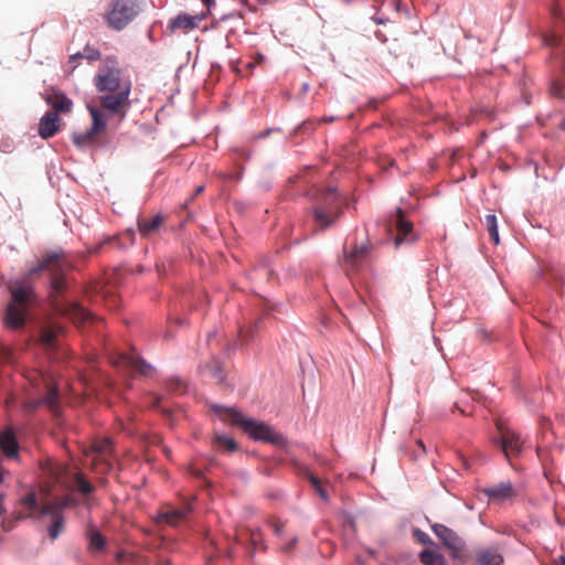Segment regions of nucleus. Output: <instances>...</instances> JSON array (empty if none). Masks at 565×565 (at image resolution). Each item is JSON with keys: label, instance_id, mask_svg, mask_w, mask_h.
I'll return each mask as SVG.
<instances>
[{"label": "nucleus", "instance_id": "nucleus-1", "mask_svg": "<svg viewBox=\"0 0 565 565\" xmlns=\"http://www.w3.org/2000/svg\"><path fill=\"white\" fill-rule=\"evenodd\" d=\"M71 262L63 250L49 253L43 257L38 267L30 270V275L45 270L50 274V298L54 310L74 323L93 320L94 317L85 308L76 302L64 301L60 295L66 288L65 275L71 269Z\"/></svg>", "mask_w": 565, "mask_h": 565}, {"label": "nucleus", "instance_id": "nucleus-2", "mask_svg": "<svg viewBox=\"0 0 565 565\" xmlns=\"http://www.w3.org/2000/svg\"><path fill=\"white\" fill-rule=\"evenodd\" d=\"M211 411L222 420L242 427V429L255 440H263L279 447H284L287 444V439L282 434L276 431L265 423L245 418L242 413L234 408L213 404Z\"/></svg>", "mask_w": 565, "mask_h": 565}, {"label": "nucleus", "instance_id": "nucleus-3", "mask_svg": "<svg viewBox=\"0 0 565 565\" xmlns=\"http://www.w3.org/2000/svg\"><path fill=\"white\" fill-rule=\"evenodd\" d=\"M11 301L8 303L3 322L7 328L18 330L25 323L29 306L34 298L33 288L26 282L10 286Z\"/></svg>", "mask_w": 565, "mask_h": 565}, {"label": "nucleus", "instance_id": "nucleus-4", "mask_svg": "<svg viewBox=\"0 0 565 565\" xmlns=\"http://www.w3.org/2000/svg\"><path fill=\"white\" fill-rule=\"evenodd\" d=\"M375 247L369 238L358 241L343 245V256L339 260L342 270L348 277L364 269L373 259Z\"/></svg>", "mask_w": 565, "mask_h": 565}, {"label": "nucleus", "instance_id": "nucleus-5", "mask_svg": "<svg viewBox=\"0 0 565 565\" xmlns=\"http://www.w3.org/2000/svg\"><path fill=\"white\" fill-rule=\"evenodd\" d=\"M140 0H111L104 13L107 26L114 31L124 30L139 13Z\"/></svg>", "mask_w": 565, "mask_h": 565}, {"label": "nucleus", "instance_id": "nucleus-6", "mask_svg": "<svg viewBox=\"0 0 565 565\" xmlns=\"http://www.w3.org/2000/svg\"><path fill=\"white\" fill-rule=\"evenodd\" d=\"M107 61V64L102 66L94 77V84L99 93H114L120 90L127 85H131L129 81L121 78V71L115 66V62Z\"/></svg>", "mask_w": 565, "mask_h": 565}, {"label": "nucleus", "instance_id": "nucleus-7", "mask_svg": "<svg viewBox=\"0 0 565 565\" xmlns=\"http://www.w3.org/2000/svg\"><path fill=\"white\" fill-rule=\"evenodd\" d=\"M90 458L93 469L97 472L105 473L113 467V444L108 438L99 439L93 443L89 452L86 454Z\"/></svg>", "mask_w": 565, "mask_h": 565}, {"label": "nucleus", "instance_id": "nucleus-8", "mask_svg": "<svg viewBox=\"0 0 565 565\" xmlns=\"http://www.w3.org/2000/svg\"><path fill=\"white\" fill-rule=\"evenodd\" d=\"M88 109L93 120L90 129L73 136V142L79 148L95 145L97 142V136L106 128V121L102 113L93 106L88 107Z\"/></svg>", "mask_w": 565, "mask_h": 565}, {"label": "nucleus", "instance_id": "nucleus-9", "mask_svg": "<svg viewBox=\"0 0 565 565\" xmlns=\"http://www.w3.org/2000/svg\"><path fill=\"white\" fill-rule=\"evenodd\" d=\"M40 468L43 476L52 483L68 488L72 483V475L68 467L62 462H55L52 459L41 461Z\"/></svg>", "mask_w": 565, "mask_h": 565}, {"label": "nucleus", "instance_id": "nucleus-10", "mask_svg": "<svg viewBox=\"0 0 565 565\" xmlns=\"http://www.w3.org/2000/svg\"><path fill=\"white\" fill-rule=\"evenodd\" d=\"M395 230L396 233L393 237V244L395 248H399L403 245H412L416 243L419 235L414 230V225L406 218V214H396Z\"/></svg>", "mask_w": 565, "mask_h": 565}, {"label": "nucleus", "instance_id": "nucleus-11", "mask_svg": "<svg viewBox=\"0 0 565 565\" xmlns=\"http://www.w3.org/2000/svg\"><path fill=\"white\" fill-rule=\"evenodd\" d=\"M67 505V501L61 502L49 501L43 505L42 513L51 516V524L47 529L51 540H55L64 530L65 520L62 509Z\"/></svg>", "mask_w": 565, "mask_h": 565}, {"label": "nucleus", "instance_id": "nucleus-12", "mask_svg": "<svg viewBox=\"0 0 565 565\" xmlns=\"http://www.w3.org/2000/svg\"><path fill=\"white\" fill-rule=\"evenodd\" d=\"M497 428L500 434V445L505 457L510 459L511 457L519 456L523 446L520 436L515 431L504 427L501 422H497Z\"/></svg>", "mask_w": 565, "mask_h": 565}, {"label": "nucleus", "instance_id": "nucleus-13", "mask_svg": "<svg viewBox=\"0 0 565 565\" xmlns=\"http://www.w3.org/2000/svg\"><path fill=\"white\" fill-rule=\"evenodd\" d=\"M130 90L131 85H127L118 92L108 93L107 95L100 96L102 107L111 114L120 113L124 108L129 106Z\"/></svg>", "mask_w": 565, "mask_h": 565}, {"label": "nucleus", "instance_id": "nucleus-14", "mask_svg": "<svg viewBox=\"0 0 565 565\" xmlns=\"http://www.w3.org/2000/svg\"><path fill=\"white\" fill-rule=\"evenodd\" d=\"M431 530L441 543L455 554L462 550L463 543L461 539L451 529L444 524L436 523L431 525Z\"/></svg>", "mask_w": 565, "mask_h": 565}, {"label": "nucleus", "instance_id": "nucleus-15", "mask_svg": "<svg viewBox=\"0 0 565 565\" xmlns=\"http://www.w3.org/2000/svg\"><path fill=\"white\" fill-rule=\"evenodd\" d=\"M481 492L494 503L513 499L516 495L515 489L511 482H501L499 484L487 487Z\"/></svg>", "mask_w": 565, "mask_h": 565}, {"label": "nucleus", "instance_id": "nucleus-16", "mask_svg": "<svg viewBox=\"0 0 565 565\" xmlns=\"http://www.w3.org/2000/svg\"><path fill=\"white\" fill-rule=\"evenodd\" d=\"M206 18V13H200L190 15L186 13H181L177 15L173 20L169 23V29L171 31L174 30H183L185 32L191 31L195 28H198L199 23Z\"/></svg>", "mask_w": 565, "mask_h": 565}, {"label": "nucleus", "instance_id": "nucleus-17", "mask_svg": "<svg viewBox=\"0 0 565 565\" xmlns=\"http://www.w3.org/2000/svg\"><path fill=\"white\" fill-rule=\"evenodd\" d=\"M39 405H45L53 414H58L60 412V401H58V390L55 386L47 384L46 395L36 401L31 402L25 405L28 411L35 409Z\"/></svg>", "mask_w": 565, "mask_h": 565}, {"label": "nucleus", "instance_id": "nucleus-18", "mask_svg": "<svg viewBox=\"0 0 565 565\" xmlns=\"http://www.w3.org/2000/svg\"><path fill=\"white\" fill-rule=\"evenodd\" d=\"M61 119L55 111H47L40 120L39 135L43 139L53 137L60 130Z\"/></svg>", "mask_w": 565, "mask_h": 565}, {"label": "nucleus", "instance_id": "nucleus-19", "mask_svg": "<svg viewBox=\"0 0 565 565\" xmlns=\"http://www.w3.org/2000/svg\"><path fill=\"white\" fill-rule=\"evenodd\" d=\"M503 555L495 547H483L476 551L475 565H502Z\"/></svg>", "mask_w": 565, "mask_h": 565}, {"label": "nucleus", "instance_id": "nucleus-20", "mask_svg": "<svg viewBox=\"0 0 565 565\" xmlns=\"http://www.w3.org/2000/svg\"><path fill=\"white\" fill-rule=\"evenodd\" d=\"M164 221L166 217L163 214H141L138 218V227L143 236H149L154 233Z\"/></svg>", "mask_w": 565, "mask_h": 565}, {"label": "nucleus", "instance_id": "nucleus-21", "mask_svg": "<svg viewBox=\"0 0 565 565\" xmlns=\"http://www.w3.org/2000/svg\"><path fill=\"white\" fill-rule=\"evenodd\" d=\"M46 103L53 108V111L67 114L72 110L73 102L61 92H53L45 98Z\"/></svg>", "mask_w": 565, "mask_h": 565}, {"label": "nucleus", "instance_id": "nucleus-22", "mask_svg": "<svg viewBox=\"0 0 565 565\" xmlns=\"http://www.w3.org/2000/svg\"><path fill=\"white\" fill-rule=\"evenodd\" d=\"M119 363L146 376L150 375L153 371V367L149 363L136 355H121Z\"/></svg>", "mask_w": 565, "mask_h": 565}, {"label": "nucleus", "instance_id": "nucleus-23", "mask_svg": "<svg viewBox=\"0 0 565 565\" xmlns=\"http://www.w3.org/2000/svg\"><path fill=\"white\" fill-rule=\"evenodd\" d=\"M189 512H190L189 507L182 508V509L169 508L159 513L158 521L164 522L172 526H177L185 519V516Z\"/></svg>", "mask_w": 565, "mask_h": 565}, {"label": "nucleus", "instance_id": "nucleus-24", "mask_svg": "<svg viewBox=\"0 0 565 565\" xmlns=\"http://www.w3.org/2000/svg\"><path fill=\"white\" fill-rule=\"evenodd\" d=\"M0 448L9 458H13L18 455V443L11 429H6L0 435Z\"/></svg>", "mask_w": 565, "mask_h": 565}, {"label": "nucleus", "instance_id": "nucleus-25", "mask_svg": "<svg viewBox=\"0 0 565 565\" xmlns=\"http://www.w3.org/2000/svg\"><path fill=\"white\" fill-rule=\"evenodd\" d=\"M338 214H312L310 226L312 233L323 232L337 222Z\"/></svg>", "mask_w": 565, "mask_h": 565}, {"label": "nucleus", "instance_id": "nucleus-26", "mask_svg": "<svg viewBox=\"0 0 565 565\" xmlns=\"http://www.w3.org/2000/svg\"><path fill=\"white\" fill-rule=\"evenodd\" d=\"M86 537L88 540V547L92 551H102L106 545V539L92 523L87 524Z\"/></svg>", "mask_w": 565, "mask_h": 565}, {"label": "nucleus", "instance_id": "nucleus-27", "mask_svg": "<svg viewBox=\"0 0 565 565\" xmlns=\"http://www.w3.org/2000/svg\"><path fill=\"white\" fill-rule=\"evenodd\" d=\"M310 195L326 205L331 204L338 198L335 189L331 186L326 189L315 188L310 191Z\"/></svg>", "mask_w": 565, "mask_h": 565}, {"label": "nucleus", "instance_id": "nucleus-28", "mask_svg": "<svg viewBox=\"0 0 565 565\" xmlns=\"http://www.w3.org/2000/svg\"><path fill=\"white\" fill-rule=\"evenodd\" d=\"M419 559L424 565H446L444 556L430 550L420 552Z\"/></svg>", "mask_w": 565, "mask_h": 565}, {"label": "nucleus", "instance_id": "nucleus-29", "mask_svg": "<svg viewBox=\"0 0 565 565\" xmlns=\"http://www.w3.org/2000/svg\"><path fill=\"white\" fill-rule=\"evenodd\" d=\"M484 225L487 226L491 241L498 245L500 243V237L495 214H487Z\"/></svg>", "mask_w": 565, "mask_h": 565}, {"label": "nucleus", "instance_id": "nucleus-30", "mask_svg": "<svg viewBox=\"0 0 565 565\" xmlns=\"http://www.w3.org/2000/svg\"><path fill=\"white\" fill-rule=\"evenodd\" d=\"M58 332L60 328L54 326L43 328L40 335L42 343L47 348L53 347Z\"/></svg>", "mask_w": 565, "mask_h": 565}, {"label": "nucleus", "instance_id": "nucleus-31", "mask_svg": "<svg viewBox=\"0 0 565 565\" xmlns=\"http://www.w3.org/2000/svg\"><path fill=\"white\" fill-rule=\"evenodd\" d=\"M205 372H207L214 380H216L217 382H223L224 380V376H223V371H222V366L220 364V362L217 360H215L214 358L211 359L205 365H204V369H203Z\"/></svg>", "mask_w": 565, "mask_h": 565}, {"label": "nucleus", "instance_id": "nucleus-32", "mask_svg": "<svg viewBox=\"0 0 565 565\" xmlns=\"http://www.w3.org/2000/svg\"><path fill=\"white\" fill-rule=\"evenodd\" d=\"M213 443L217 447L223 448L227 451H234L237 449V443L233 438L223 435H215L213 438Z\"/></svg>", "mask_w": 565, "mask_h": 565}, {"label": "nucleus", "instance_id": "nucleus-33", "mask_svg": "<svg viewBox=\"0 0 565 565\" xmlns=\"http://www.w3.org/2000/svg\"><path fill=\"white\" fill-rule=\"evenodd\" d=\"M166 387L169 393H183L185 391V384L177 377L167 380Z\"/></svg>", "mask_w": 565, "mask_h": 565}, {"label": "nucleus", "instance_id": "nucleus-34", "mask_svg": "<svg viewBox=\"0 0 565 565\" xmlns=\"http://www.w3.org/2000/svg\"><path fill=\"white\" fill-rule=\"evenodd\" d=\"M74 479H75L78 490L83 494H89L90 492H93V486L89 483V481L84 479L81 475H75Z\"/></svg>", "mask_w": 565, "mask_h": 565}, {"label": "nucleus", "instance_id": "nucleus-35", "mask_svg": "<svg viewBox=\"0 0 565 565\" xmlns=\"http://www.w3.org/2000/svg\"><path fill=\"white\" fill-rule=\"evenodd\" d=\"M565 89V84H563L561 81H553L550 88L551 96L555 98H564L563 90Z\"/></svg>", "mask_w": 565, "mask_h": 565}, {"label": "nucleus", "instance_id": "nucleus-36", "mask_svg": "<svg viewBox=\"0 0 565 565\" xmlns=\"http://www.w3.org/2000/svg\"><path fill=\"white\" fill-rule=\"evenodd\" d=\"M299 471L308 478L309 482L316 491L321 487L320 480L315 475H312L307 467L299 466Z\"/></svg>", "mask_w": 565, "mask_h": 565}, {"label": "nucleus", "instance_id": "nucleus-37", "mask_svg": "<svg viewBox=\"0 0 565 565\" xmlns=\"http://www.w3.org/2000/svg\"><path fill=\"white\" fill-rule=\"evenodd\" d=\"M299 471L308 478L309 482L316 491L321 487L320 480L315 475H312L307 467L299 466Z\"/></svg>", "mask_w": 565, "mask_h": 565}, {"label": "nucleus", "instance_id": "nucleus-38", "mask_svg": "<svg viewBox=\"0 0 565 565\" xmlns=\"http://www.w3.org/2000/svg\"><path fill=\"white\" fill-rule=\"evenodd\" d=\"M83 55L88 61H97L100 57L99 51L88 45L84 49Z\"/></svg>", "mask_w": 565, "mask_h": 565}, {"label": "nucleus", "instance_id": "nucleus-39", "mask_svg": "<svg viewBox=\"0 0 565 565\" xmlns=\"http://www.w3.org/2000/svg\"><path fill=\"white\" fill-rule=\"evenodd\" d=\"M22 504L29 510H34L36 507V498L34 493H28L21 500Z\"/></svg>", "mask_w": 565, "mask_h": 565}, {"label": "nucleus", "instance_id": "nucleus-40", "mask_svg": "<svg viewBox=\"0 0 565 565\" xmlns=\"http://www.w3.org/2000/svg\"><path fill=\"white\" fill-rule=\"evenodd\" d=\"M544 41L548 46H558L563 43L564 40H563V38L556 35V34H551V35H546L544 38Z\"/></svg>", "mask_w": 565, "mask_h": 565}, {"label": "nucleus", "instance_id": "nucleus-41", "mask_svg": "<svg viewBox=\"0 0 565 565\" xmlns=\"http://www.w3.org/2000/svg\"><path fill=\"white\" fill-rule=\"evenodd\" d=\"M270 526L275 534L281 535L285 524L281 521H273Z\"/></svg>", "mask_w": 565, "mask_h": 565}, {"label": "nucleus", "instance_id": "nucleus-42", "mask_svg": "<svg viewBox=\"0 0 565 565\" xmlns=\"http://www.w3.org/2000/svg\"><path fill=\"white\" fill-rule=\"evenodd\" d=\"M416 536L418 537V541L423 544H433L431 539L422 531H416Z\"/></svg>", "mask_w": 565, "mask_h": 565}, {"label": "nucleus", "instance_id": "nucleus-43", "mask_svg": "<svg viewBox=\"0 0 565 565\" xmlns=\"http://www.w3.org/2000/svg\"><path fill=\"white\" fill-rule=\"evenodd\" d=\"M263 274L267 275L268 280H270L273 278V276H274L273 270H269V269H266V268H259V269L255 270V275L258 276V277L262 276Z\"/></svg>", "mask_w": 565, "mask_h": 565}, {"label": "nucleus", "instance_id": "nucleus-44", "mask_svg": "<svg viewBox=\"0 0 565 565\" xmlns=\"http://www.w3.org/2000/svg\"><path fill=\"white\" fill-rule=\"evenodd\" d=\"M189 471L192 476L196 477V478H202L203 477V471L199 468H195L193 466H190L189 467Z\"/></svg>", "mask_w": 565, "mask_h": 565}, {"label": "nucleus", "instance_id": "nucleus-45", "mask_svg": "<svg viewBox=\"0 0 565 565\" xmlns=\"http://www.w3.org/2000/svg\"><path fill=\"white\" fill-rule=\"evenodd\" d=\"M82 58H85L83 53L73 54L70 56V64H74L75 62H77L78 60H82Z\"/></svg>", "mask_w": 565, "mask_h": 565}, {"label": "nucleus", "instance_id": "nucleus-46", "mask_svg": "<svg viewBox=\"0 0 565 565\" xmlns=\"http://www.w3.org/2000/svg\"><path fill=\"white\" fill-rule=\"evenodd\" d=\"M296 543H297V539H296V537H294V539H292L288 544H286V545L282 547L284 552H289V551H291V550L294 548V546L296 545Z\"/></svg>", "mask_w": 565, "mask_h": 565}, {"label": "nucleus", "instance_id": "nucleus-47", "mask_svg": "<svg viewBox=\"0 0 565 565\" xmlns=\"http://www.w3.org/2000/svg\"><path fill=\"white\" fill-rule=\"evenodd\" d=\"M160 401H161V397H160V396H158V395H152V401H151V403H150V406H151V407H153V408L158 407V406H159V404H160Z\"/></svg>", "mask_w": 565, "mask_h": 565}, {"label": "nucleus", "instance_id": "nucleus-48", "mask_svg": "<svg viewBox=\"0 0 565 565\" xmlns=\"http://www.w3.org/2000/svg\"><path fill=\"white\" fill-rule=\"evenodd\" d=\"M317 492L322 500H328L327 491L322 488V486L317 490Z\"/></svg>", "mask_w": 565, "mask_h": 565}, {"label": "nucleus", "instance_id": "nucleus-49", "mask_svg": "<svg viewBox=\"0 0 565 565\" xmlns=\"http://www.w3.org/2000/svg\"><path fill=\"white\" fill-rule=\"evenodd\" d=\"M2 351H3V356H2L3 360H6L7 362H11V352H10V350L4 348Z\"/></svg>", "mask_w": 565, "mask_h": 565}, {"label": "nucleus", "instance_id": "nucleus-50", "mask_svg": "<svg viewBox=\"0 0 565 565\" xmlns=\"http://www.w3.org/2000/svg\"><path fill=\"white\" fill-rule=\"evenodd\" d=\"M202 2L207 9H210V7L214 4V0H202Z\"/></svg>", "mask_w": 565, "mask_h": 565}, {"label": "nucleus", "instance_id": "nucleus-51", "mask_svg": "<svg viewBox=\"0 0 565 565\" xmlns=\"http://www.w3.org/2000/svg\"><path fill=\"white\" fill-rule=\"evenodd\" d=\"M203 191H204V186H203V185H199V186L195 189L194 195H199V194H201Z\"/></svg>", "mask_w": 565, "mask_h": 565}, {"label": "nucleus", "instance_id": "nucleus-52", "mask_svg": "<svg viewBox=\"0 0 565 565\" xmlns=\"http://www.w3.org/2000/svg\"><path fill=\"white\" fill-rule=\"evenodd\" d=\"M321 121H323V122H332L333 121V117H323V118H321Z\"/></svg>", "mask_w": 565, "mask_h": 565}, {"label": "nucleus", "instance_id": "nucleus-53", "mask_svg": "<svg viewBox=\"0 0 565 565\" xmlns=\"http://www.w3.org/2000/svg\"><path fill=\"white\" fill-rule=\"evenodd\" d=\"M396 11H397L398 13H401V12H402V3H401V2H398V3L396 4Z\"/></svg>", "mask_w": 565, "mask_h": 565}, {"label": "nucleus", "instance_id": "nucleus-54", "mask_svg": "<svg viewBox=\"0 0 565 565\" xmlns=\"http://www.w3.org/2000/svg\"><path fill=\"white\" fill-rule=\"evenodd\" d=\"M375 22H377L379 24L383 23L384 22V18H375L374 19Z\"/></svg>", "mask_w": 565, "mask_h": 565}, {"label": "nucleus", "instance_id": "nucleus-55", "mask_svg": "<svg viewBox=\"0 0 565 565\" xmlns=\"http://www.w3.org/2000/svg\"><path fill=\"white\" fill-rule=\"evenodd\" d=\"M417 445L422 447L423 451H425V447H424V444H423V441H422V440H418V441H417Z\"/></svg>", "mask_w": 565, "mask_h": 565}, {"label": "nucleus", "instance_id": "nucleus-56", "mask_svg": "<svg viewBox=\"0 0 565 565\" xmlns=\"http://www.w3.org/2000/svg\"><path fill=\"white\" fill-rule=\"evenodd\" d=\"M313 212L315 213L322 212V207H316Z\"/></svg>", "mask_w": 565, "mask_h": 565}, {"label": "nucleus", "instance_id": "nucleus-57", "mask_svg": "<svg viewBox=\"0 0 565 565\" xmlns=\"http://www.w3.org/2000/svg\"><path fill=\"white\" fill-rule=\"evenodd\" d=\"M404 10H405V14L408 15L409 14V10H408L407 6H405Z\"/></svg>", "mask_w": 565, "mask_h": 565}, {"label": "nucleus", "instance_id": "nucleus-58", "mask_svg": "<svg viewBox=\"0 0 565 565\" xmlns=\"http://www.w3.org/2000/svg\"><path fill=\"white\" fill-rule=\"evenodd\" d=\"M456 408H458L460 411L461 414H466V412L463 409H460L457 405H455Z\"/></svg>", "mask_w": 565, "mask_h": 565}, {"label": "nucleus", "instance_id": "nucleus-59", "mask_svg": "<svg viewBox=\"0 0 565 565\" xmlns=\"http://www.w3.org/2000/svg\"><path fill=\"white\" fill-rule=\"evenodd\" d=\"M395 212L401 213L403 212V210L401 207H397Z\"/></svg>", "mask_w": 565, "mask_h": 565}, {"label": "nucleus", "instance_id": "nucleus-60", "mask_svg": "<svg viewBox=\"0 0 565 565\" xmlns=\"http://www.w3.org/2000/svg\"><path fill=\"white\" fill-rule=\"evenodd\" d=\"M241 338L244 340L245 335L243 333V331H241Z\"/></svg>", "mask_w": 565, "mask_h": 565}, {"label": "nucleus", "instance_id": "nucleus-61", "mask_svg": "<svg viewBox=\"0 0 565 565\" xmlns=\"http://www.w3.org/2000/svg\"><path fill=\"white\" fill-rule=\"evenodd\" d=\"M247 66H248V67H253V66H254V64H253V63H248V64H247Z\"/></svg>", "mask_w": 565, "mask_h": 565}, {"label": "nucleus", "instance_id": "nucleus-62", "mask_svg": "<svg viewBox=\"0 0 565 565\" xmlns=\"http://www.w3.org/2000/svg\"><path fill=\"white\" fill-rule=\"evenodd\" d=\"M114 242H115V238L110 239V241H109V244H110V243H114ZM106 244H108V242H107Z\"/></svg>", "mask_w": 565, "mask_h": 565}]
</instances>
